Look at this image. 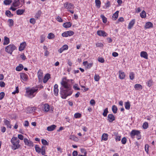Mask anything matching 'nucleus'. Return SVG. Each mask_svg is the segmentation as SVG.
<instances>
[{
	"mask_svg": "<svg viewBox=\"0 0 156 156\" xmlns=\"http://www.w3.org/2000/svg\"><path fill=\"white\" fill-rule=\"evenodd\" d=\"M30 22L33 24H34L36 23V21L34 18H31L30 19Z\"/></svg>",
	"mask_w": 156,
	"mask_h": 156,
	"instance_id": "4d7b16f0",
	"label": "nucleus"
},
{
	"mask_svg": "<svg viewBox=\"0 0 156 156\" xmlns=\"http://www.w3.org/2000/svg\"><path fill=\"white\" fill-rule=\"evenodd\" d=\"M61 84L62 87L64 88V89L71 90L70 85L66 82L62 81L61 82Z\"/></svg>",
	"mask_w": 156,
	"mask_h": 156,
	"instance_id": "39448f33",
	"label": "nucleus"
},
{
	"mask_svg": "<svg viewBox=\"0 0 156 156\" xmlns=\"http://www.w3.org/2000/svg\"><path fill=\"white\" fill-rule=\"evenodd\" d=\"M66 32H67L69 36H71L73 35L74 34L73 31L71 30L67 31H66Z\"/></svg>",
	"mask_w": 156,
	"mask_h": 156,
	"instance_id": "864d4df0",
	"label": "nucleus"
},
{
	"mask_svg": "<svg viewBox=\"0 0 156 156\" xmlns=\"http://www.w3.org/2000/svg\"><path fill=\"white\" fill-rule=\"evenodd\" d=\"M26 43L25 42H24L20 44V46L19 48V50L20 51L23 50L25 48Z\"/></svg>",
	"mask_w": 156,
	"mask_h": 156,
	"instance_id": "1a4fd4ad",
	"label": "nucleus"
},
{
	"mask_svg": "<svg viewBox=\"0 0 156 156\" xmlns=\"http://www.w3.org/2000/svg\"><path fill=\"white\" fill-rule=\"evenodd\" d=\"M46 147L45 146H42L41 148V152L42 155H44L45 154V150Z\"/></svg>",
	"mask_w": 156,
	"mask_h": 156,
	"instance_id": "a878e982",
	"label": "nucleus"
},
{
	"mask_svg": "<svg viewBox=\"0 0 156 156\" xmlns=\"http://www.w3.org/2000/svg\"><path fill=\"white\" fill-rule=\"evenodd\" d=\"M41 13V11L40 10H39L35 15V17L38 18L40 16Z\"/></svg>",
	"mask_w": 156,
	"mask_h": 156,
	"instance_id": "de8ad7c7",
	"label": "nucleus"
},
{
	"mask_svg": "<svg viewBox=\"0 0 156 156\" xmlns=\"http://www.w3.org/2000/svg\"><path fill=\"white\" fill-rule=\"evenodd\" d=\"M116 141H120L121 140V136H117L115 138Z\"/></svg>",
	"mask_w": 156,
	"mask_h": 156,
	"instance_id": "338daca9",
	"label": "nucleus"
},
{
	"mask_svg": "<svg viewBox=\"0 0 156 156\" xmlns=\"http://www.w3.org/2000/svg\"><path fill=\"white\" fill-rule=\"evenodd\" d=\"M121 142L122 144H125L126 142V138L125 137H123L121 140Z\"/></svg>",
	"mask_w": 156,
	"mask_h": 156,
	"instance_id": "603ef678",
	"label": "nucleus"
},
{
	"mask_svg": "<svg viewBox=\"0 0 156 156\" xmlns=\"http://www.w3.org/2000/svg\"><path fill=\"white\" fill-rule=\"evenodd\" d=\"M24 12L25 10L20 9H19L17 10L16 11V14L18 15H21Z\"/></svg>",
	"mask_w": 156,
	"mask_h": 156,
	"instance_id": "7c9ffc66",
	"label": "nucleus"
},
{
	"mask_svg": "<svg viewBox=\"0 0 156 156\" xmlns=\"http://www.w3.org/2000/svg\"><path fill=\"white\" fill-rule=\"evenodd\" d=\"M16 48V47L14 44H9L6 47L5 51L10 55H12V52Z\"/></svg>",
	"mask_w": 156,
	"mask_h": 156,
	"instance_id": "20e7f679",
	"label": "nucleus"
},
{
	"mask_svg": "<svg viewBox=\"0 0 156 156\" xmlns=\"http://www.w3.org/2000/svg\"><path fill=\"white\" fill-rule=\"evenodd\" d=\"M19 92V90L18 88V87H16V90L14 91L12 93V94H14L16 93H18Z\"/></svg>",
	"mask_w": 156,
	"mask_h": 156,
	"instance_id": "052dcab7",
	"label": "nucleus"
},
{
	"mask_svg": "<svg viewBox=\"0 0 156 156\" xmlns=\"http://www.w3.org/2000/svg\"><path fill=\"white\" fill-rule=\"evenodd\" d=\"M18 138L20 140H23V139L24 137L21 134H18Z\"/></svg>",
	"mask_w": 156,
	"mask_h": 156,
	"instance_id": "0e129e2a",
	"label": "nucleus"
},
{
	"mask_svg": "<svg viewBox=\"0 0 156 156\" xmlns=\"http://www.w3.org/2000/svg\"><path fill=\"white\" fill-rule=\"evenodd\" d=\"M37 75L38 79L39 80H40L42 79L43 78V72L42 71L39 69L37 72Z\"/></svg>",
	"mask_w": 156,
	"mask_h": 156,
	"instance_id": "4468645a",
	"label": "nucleus"
},
{
	"mask_svg": "<svg viewBox=\"0 0 156 156\" xmlns=\"http://www.w3.org/2000/svg\"><path fill=\"white\" fill-rule=\"evenodd\" d=\"M72 25V24L70 22H68L64 23L63 24V26L64 27L68 28L70 27Z\"/></svg>",
	"mask_w": 156,
	"mask_h": 156,
	"instance_id": "393cba45",
	"label": "nucleus"
},
{
	"mask_svg": "<svg viewBox=\"0 0 156 156\" xmlns=\"http://www.w3.org/2000/svg\"><path fill=\"white\" fill-rule=\"evenodd\" d=\"M134 74L133 72H131L129 74V77L131 80H133L134 79Z\"/></svg>",
	"mask_w": 156,
	"mask_h": 156,
	"instance_id": "5fc2aeb1",
	"label": "nucleus"
},
{
	"mask_svg": "<svg viewBox=\"0 0 156 156\" xmlns=\"http://www.w3.org/2000/svg\"><path fill=\"white\" fill-rule=\"evenodd\" d=\"M136 135V130H133L130 133V135L132 139L135 138V136Z\"/></svg>",
	"mask_w": 156,
	"mask_h": 156,
	"instance_id": "412c9836",
	"label": "nucleus"
},
{
	"mask_svg": "<svg viewBox=\"0 0 156 156\" xmlns=\"http://www.w3.org/2000/svg\"><path fill=\"white\" fill-rule=\"evenodd\" d=\"M96 5L98 8H100L101 6V2L100 0H95Z\"/></svg>",
	"mask_w": 156,
	"mask_h": 156,
	"instance_id": "f704fd0d",
	"label": "nucleus"
},
{
	"mask_svg": "<svg viewBox=\"0 0 156 156\" xmlns=\"http://www.w3.org/2000/svg\"><path fill=\"white\" fill-rule=\"evenodd\" d=\"M153 27V23L149 22H147L145 25V27L146 29H150Z\"/></svg>",
	"mask_w": 156,
	"mask_h": 156,
	"instance_id": "f8f14e48",
	"label": "nucleus"
},
{
	"mask_svg": "<svg viewBox=\"0 0 156 156\" xmlns=\"http://www.w3.org/2000/svg\"><path fill=\"white\" fill-rule=\"evenodd\" d=\"M5 96V93L3 92H2L0 93V100L2 99Z\"/></svg>",
	"mask_w": 156,
	"mask_h": 156,
	"instance_id": "6e6d98bb",
	"label": "nucleus"
},
{
	"mask_svg": "<svg viewBox=\"0 0 156 156\" xmlns=\"http://www.w3.org/2000/svg\"><path fill=\"white\" fill-rule=\"evenodd\" d=\"M20 0H18L16 1H14L12 4V5L15 7L19 6L20 5Z\"/></svg>",
	"mask_w": 156,
	"mask_h": 156,
	"instance_id": "5701e85b",
	"label": "nucleus"
},
{
	"mask_svg": "<svg viewBox=\"0 0 156 156\" xmlns=\"http://www.w3.org/2000/svg\"><path fill=\"white\" fill-rule=\"evenodd\" d=\"M12 144V149L13 150H16L19 148L20 147V140L17 137H13L11 140Z\"/></svg>",
	"mask_w": 156,
	"mask_h": 156,
	"instance_id": "f257e3e1",
	"label": "nucleus"
},
{
	"mask_svg": "<svg viewBox=\"0 0 156 156\" xmlns=\"http://www.w3.org/2000/svg\"><path fill=\"white\" fill-rule=\"evenodd\" d=\"M108 135L106 133L103 134L101 136V139L104 140H106L108 139Z\"/></svg>",
	"mask_w": 156,
	"mask_h": 156,
	"instance_id": "2f4dec72",
	"label": "nucleus"
},
{
	"mask_svg": "<svg viewBox=\"0 0 156 156\" xmlns=\"http://www.w3.org/2000/svg\"><path fill=\"white\" fill-rule=\"evenodd\" d=\"M50 77V76L49 74H46L44 76L43 79V82L44 83H46Z\"/></svg>",
	"mask_w": 156,
	"mask_h": 156,
	"instance_id": "6ab92c4d",
	"label": "nucleus"
},
{
	"mask_svg": "<svg viewBox=\"0 0 156 156\" xmlns=\"http://www.w3.org/2000/svg\"><path fill=\"white\" fill-rule=\"evenodd\" d=\"M140 56L146 59H148V55L146 51H142L140 53Z\"/></svg>",
	"mask_w": 156,
	"mask_h": 156,
	"instance_id": "2eb2a0df",
	"label": "nucleus"
},
{
	"mask_svg": "<svg viewBox=\"0 0 156 156\" xmlns=\"http://www.w3.org/2000/svg\"><path fill=\"white\" fill-rule=\"evenodd\" d=\"M108 112V108H106L104 110V112L103 113V114H102L103 115L104 117H106L107 116V114Z\"/></svg>",
	"mask_w": 156,
	"mask_h": 156,
	"instance_id": "4c0bfd02",
	"label": "nucleus"
},
{
	"mask_svg": "<svg viewBox=\"0 0 156 156\" xmlns=\"http://www.w3.org/2000/svg\"><path fill=\"white\" fill-rule=\"evenodd\" d=\"M54 94L56 96H57L58 95V85L57 84H55L54 86Z\"/></svg>",
	"mask_w": 156,
	"mask_h": 156,
	"instance_id": "ddd939ff",
	"label": "nucleus"
},
{
	"mask_svg": "<svg viewBox=\"0 0 156 156\" xmlns=\"http://www.w3.org/2000/svg\"><path fill=\"white\" fill-rule=\"evenodd\" d=\"M64 51L65 50H66L68 49V46L67 45H64L62 47Z\"/></svg>",
	"mask_w": 156,
	"mask_h": 156,
	"instance_id": "680f3d73",
	"label": "nucleus"
},
{
	"mask_svg": "<svg viewBox=\"0 0 156 156\" xmlns=\"http://www.w3.org/2000/svg\"><path fill=\"white\" fill-rule=\"evenodd\" d=\"M9 43V38L5 36L4 37L3 44L4 45H6L8 44Z\"/></svg>",
	"mask_w": 156,
	"mask_h": 156,
	"instance_id": "aec40b11",
	"label": "nucleus"
},
{
	"mask_svg": "<svg viewBox=\"0 0 156 156\" xmlns=\"http://www.w3.org/2000/svg\"><path fill=\"white\" fill-rule=\"evenodd\" d=\"M64 7L68 9H72L73 8V5L71 3H66L64 4Z\"/></svg>",
	"mask_w": 156,
	"mask_h": 156,
	"instance_id": "9d476101",
	"label": "nucleus"
},
{
	"mask_svg": "<svg viewBox=\"0 0 156 156\" xmlns=\"http://www.w3.org/2000/svg\"><path fill=\"white\" fill-rule=\"evenodd\" d=\"M24 142L25 145L30 147H33L34 146V144L33 142L27 138H24Z\"/></svg>",
	"mask_w": 156,
	"mask_h": 156,
	"instance_id": "423d86ee",
	"label": "nucleus"
},
{
	"mask_svg": "<svg viewBox=\"0 0 156 156\" xmlns=\"http://www.w3.org/2000/svg\"><path fill=\"white\" fill-rule=\"evenodd\" d=\"M107 120L110 122H112L115 120V117L112 114H109L107 117Z\"/></svg>",
	"mask_w": 156,
	"mask_h": 156,
	"instance_id": "0eeeda50",
	"label": "nucleus"
},
{
	"mask_svg": "<svg viewBox=\"0 0 156 156\" xmlns=\"http://www.w3.org/2000/svg\"><path fill=\"white\" fill-rule=\"evenodd\" d=\"M73 156H77L78 155V152L77 151H75L72 153Z\"/></svg>",
	"mask_w": 156,
	"mask_h": 156,
	"instance_id": "774afa93",
	"label": "nucleus"
},
{
	"mask_svg": "<svg viewBox=\"0 0 156 156\" xmlns=\"http://www.w3.org/2000/svg\"><path fill=\"white\" fill-rule=\"evenodd\" d=\"M101 18H102V19L103 21V22L104 23H106L107 21V18L103 15H101Z\"/></svg>",
	"mask_w": 156,
	"mask_h": 156,
	"instance_id": "ea45409f",
	"label": "nucleus"
},
{
	"mask_svg": "<svg viewBox=\"0 0 156 156\" xmlns=\"http://www.w3.org/2000/svg\"><path fill=\"white\" fill-rule=\"evenodd\" d=\"M60 93L61 98L63 99H66L72 93V90H67L63 89V88H60Z\"/></svg>",
	"mask_w": 156,
	"mask_h": 156,
	"instance_id": "7ed1b4c3",
	"label": "nucleus"
},
{
	"mask_svg": "<svg viewBox=\"0 0 156 156\" xmlns=\"http://www.w3.org/2000/svg\"><path fill=\"white\" fill-rule=\"evenodd\" d=\"M20 77L24 81H26L28 79V76L27 75L24 73H21L20 74Z\"/></svg>",
	"mask_w": 156,
	"mask_h": 156,
	"instance_id": "9b49d317",
	"label": "nucleus"
},
{
	"mask_svg": "<svg viewBox=\"0 0 156 156\" xmlns=\"http://www.w3.org/2000/svg\"><path fill=\"white\" fill-rule=\"evenodd\" d=\"M68 34L67 33V32H66V31L65 32L63 33L62 34V35L63 37H68L69 36L68 35Z\"/></svg>",
	"mask_w": 156,
	"mask_h": 156,
	"instance_id": "13d9d810",
	"label": "nucleus"
},
{
	"mask_svg": "<svg viewBox=\"0 0 156 156\" xmlns=\"http://www.w3.org/2000/svg\"><path fill=\"white\" fill-rule=\"evenodd\" d=\"M130 104L129 101L126 102L125 104V108L127 110H129L130 109Z\"/></svg>",
	"mask_w": 156,
	"mask_h": 156,
	"instance_id": "c756f323",
	"label": "nucleus"
},
{
	"mask_svg": "<svg viewBox=\"0 0 156 156\" xmlns=\"http://www.w3.org/2000/svg\"><path fill=\"white\" fill-rule=\"evenodd\" d=\"M56 126L54 125H51L47 127V130L49 131H52L54 130L56 128Z\"/></svg>",
	"mask_w": 156,
	"mask_h": 156,
	"instance_id": "dca6fc26",
	"label": "nucleus"
},
{
	"mask_svg": "<svg viewBox=\"0 0 156 156\" xmlns=\"http://www.w3.org/2000/svg\"><path fill=\"white\" fill-rule=\"evenodd\" d=\"M96 45L97 47H102L103 46V44L101 43H97L96 44Z\"/></svg>",
	"mask_w": 156,
	"mask_h": 156,
	"instance_id": "69168bd1",
	"label": "nucleus"
},
{
	"mask_svg": "<svg viewBox=\"0 0 156 156\" xmlns=\"http://www.w3.org/2000/svg\"><path fill=\"white\" fill-rule=\"evenodd\" d=\"M140 16L142 18H145L146 17V12L144 10L142 11L140 13Z\"/></svg>",
	"mask_w": 156,
	"mask_h": 156,
	"instance_id": "bb28decb",
	"label": "nucleus"
},
{
	"mask_svg": "<svg viewBox=\"0 0 156 156\" xmlns=\"http://www.w3.org/2000/svg\"><path fill=\"white\" fill-rule=\"evenodd\" d=\"M47 37L49 39H52L55 37V35L53 33H50L48 34Z\"/></svg>",
	"mask_w": 156,
	"mask_h": 156,
	"instance_id": "e433bc0d",
	"label": "nucleus"
},
{
	"mask_svg": "<svg viewBox=\"0 0 156 156\" xmlns=\"http://www.w3.org/2000/svg\"><path fill=\"white\" fill-rule=\"evenodd\" d=\"M36 109L35 107H29L27 108V113H31L33 112Z\"/></svg>",
	"mask_w": 156,
	"mask_h": 156,
	"instance_id": "4be33fe9",
	"label": "nucleus"
},
{
	"mask_svg": "<svg viewBox=\"0 0 156 156\" xmlns=\"http://www.w3.org/2000/svg\"><path fill=\"white\" fill-rule=\"evenodd\" d=\"M4 123L5 125L7 126V127H9L10 128H12V126L11 125L10 122L9 121L6 119H4Z\"/></svg>",
	"mask_w": 156,
	"mask_h": 156,
	"instance_id": "b1692460",
	"label": "nucleus"
},
{
	"mask_svg": "<svg viewBox=\"0 0 156 156\" xmlns=\"http://www.w3.org/2000/svg\"><path fill=\"white\" fill-rule=\"evenodd\" d=\"M44 37L43 35H42L41 36V43H42L44 40Z\"/></svg>",
	"mask_w": 156,
	"mask_h": 156,
	"instance_id": "e2e57ef3",
	"label": "nucleus"
},
{
	"mask_svg": "<svg viewBox=\"0 0 156 156\" xmlns=\"http://www.w3.org/2000/svg\"><path fill=\"white\" fill-rule=\"evenodd\" d=\"M94 79L96 81H98L100 79L99 76L97 74H95L94 76Z\"/></svg>",
	"mask_w": 156,
	"mask_h": 156,
	"instance_id": "09e8293b",
	"label": "nucleus"
},
{
	"mask_svg": "<svg viewBox=\"0 0 156 156\" xmlns=\"http://www.w3.org/2000/svg\"><path fill=\"white\" fill-rule=\"evenodd\" d=\"M6 15L8 16L11 17L13 16V15L11 13L10 11L9 10H7L5 12Z\"/></svg>",
	"mask_w": 156,
	"mask_h": 156,
	"instance_id": "a19ab883",
	"label": "nucleus"
},
{
	"mask_svg": "<svg viewBox=\"0 0 156 156\" xmlns=\"http://www.w3.org/2000/svg\"><path fill=\"white\" fill-rule=\"evenodd\" d=\"M148 126V123L147 122H145L143 124V127L144 129H147Z\"/></svg>",
	"mask_w": 156,
	"mask_h": 156,
	"instance_id": "c03bdc74",
	"label": "nucleus"
},
{
	"mask_svg": "<svg viewBox=\"0 0 156 156\" xmlns=\"http://www.w3.org/2000/svg\"><path fill=\"white\" fill-rule=\"evenodd\" d=\"M141 138L140 132L139 131L137 130V140H139Z\"/></svg>",
	"mask_w": 156,
	"mask_h": 156,
	"instance_id": "8fccbe9b",
	"label": "nucleus"
},
{
	"mask_svg": "<svg viewBox=\"0 0 156 156\" xmlns=\"http://www.w3.org/2000/svg\"><path fill=\"white\" fill-rule=\"evenodd\" d=\"M12 2L11 0H5L4 1V3L6 5L10 4Z\"/></svg>",
	"mask_w": 156,
	"mask_h": 156,
	"instance_id": "58836bf2",
	"label": "nucleus"
},
{
	"mask_svg": "<svg viewBox=\"0 0 156 156\" xmlns=\"http://www.w3.org/2000/svg\"><path fill=\"white\" fill-rule=\"evenodd\" d=\"M38 90L37 87H32L27 90L26 92L27 96L30 98H33L35 96Z\"/></svg>",
	"mask_w": 156,
	"mask_h": 156,
	"instance_id": "f03ea898",
	"label": "nucleus"
},
{
	"mask_svg": "<svg viewBox=\"0 0 156 156\" xmlns=\"http://www.w3.org/2000/svg\"><path fill=\"white\" fill-rule=\"evenodd\" d=\"M44 111L46 112H47L49 111V106L48 104H46L44 105Z\"/></svg>",
	"mask_w": 156,
	"mask_h": 156,
	"instance_id": "c85d7f7f",
	"label": "nucleus"
},
{
	"mask_svg": "<svg viewBox=\"0 0 156 156\" xmlns=\"http://www.w3.org/2000/svg\"><path fill=\"white\" fill-rule=\"evenodd\" d=\"M149 145L147 144H146L145 146V151L147 154L148 153V151Z\"/></svg>",
	"mask_w": 156,
	"mask_h": 156,
	"instance_id": "bf43d9fd",
	"label": "nucleus"
},
{
	"mask_svg": "<svg viewBox=\"0 0 156 156\" xmlns=\"http://www.w3.org/2000/svg\"><path fill=\"white\" fill-rule=\"evenodd\" d=\"M81 116V115L79 113H76L74 115V117L75 118H80Z\"/></svg>",
	"mask_w": 156,
	"mask_h": 156,
	"instance_id": "49530a36",
	"label": "nucleus"
},
{
	"mask_svg": "<svg viewBox=\"0 0 156 156\" xmlns=\"http://www.w3.org/2000/svg\"><path fill=\"white\" fill-rule=\"evenodd\" d=\"M23 68V65L21 64H20L16 68V70L17 71H20L22 70Z\"/></svg>",
	"mask_w": 156,
	"mask_h": 156,
	"instance_id": "cd10ccee",
	"label": "nucleus"
},
{
	"mask_svg": "<svg viewBox=\"0 0 156 156\" xmlns=\"http://www.w3.org/2000/svg\"><path fill=\"white\" fill-rule=\"evenodd\" d=\"M135 22V20H132L129 23L128 26V28L129 29H131L133 26Z\"/></svg>",
	"mask_w": 156,
	"mask_h": 156,
	"instance_id": "f3484780",
	"label": "nucleus"
},
{
	"mask_svg": "<svg viewBox=\"0 0 156 156\" xmlns=\"http://www.w3.org/2000/svg\"><path fill=\"white\" fill-rule=\"evenodd\" d=\"M9 22V26L10 27H11L13 25V21L12 19H9L8 20Z\"/></svg>",
	"mask_w": 156,
	"mask_h": 156,
	"instance_id": "37998d69",
	"label": "nucleus"
},
{
	"mask_svg": "<svg viewBox=\"0 0 156 156\" xmlns=\"http://www.w3.org/2000/svg\"><path fill=\"white\" fill-rule=\"evenodd\" d=\"M35 149L36 151L38 153H39L41 152V148L37 145H35Z\"/></svg>",
	"mask_w": 156,
	"mask_h": 156,
	"instance_id": "c9c22d12",
	"label": "nucleus"
},
{
	"mask_svg": "<svg viewBox=\"0 0 156 156\" xmlns=\"http://www.w3.org/2000/svg\"><path fill=\"white\" fill-rule=\"evenodd\" d=\"M125 76V73L121 71H119V76L120 79H123Z\"/></svg>",
	"mask_w": 156,
	"mask_h": 156,
	"instance_id": "a211bd4d",
	"label": "nucleus"
},
{
	"mask_svg": "<svg viewBox=\"0 0 156 156\" xmlns=\"http://www.w3.org/2000/svg\"><path fill=\"white\" fill-rule=\"evenodd\" d=\"M80 151L81 153L84 154V155L87 156V152L85 149L83 148H81Z\"/></svg>",
	"mask_w": 156,
	"mask_h": 156,
	"instance_id": "a18cd8bd",
	"label": "nucleus"
},
{
	"mask_svg": "<svg viewBox=\"0 0 156 156\" xmlns=\"http://www.w3.org/2000/svg\"><path fill=\"white\" fill-rule=\"evenodd\" d=\"M119 12V11H117L113 14L112 17L114 19V20H115L118 17Z\"/></svg>",
	"mask_w": 156,
	"mask_h": 156,
	"instance_id": "473e14b6",
	"label": "nucleus"
},
{
	"mask_svg": "<svg viewBox=\"0 0 156 156\" xmlns=\"http://www.w3.org/2000/svg\"><path fill=\"white\" fill-rule=\"evenodd\" d=\"M42 144L44 145H48V143L45 140L42 139L41 140Z\"/></svg>",
	"mask_w": 156,
	"mask_h": 156,
	"instance_id": "79ce46f5",
	"label": "nucleus"
},
{
	"mask_svg": "<svg viewBox=\"0 0 156 156\" xmlns=\"http://www.w3.org/2000/svg\"><path fill=\"white\" fill-rule=\"evenodd\" d=\"M117 108L115 105H113L112 107V110L114 113H116L117 112Z\"/></svg>",
	"mask_w": 156,
	"mask_h": 156,
	"instance_id": "72a5a7b5",
	"label": "nucleus"
},
{
	"mask_svg": "<svg viewBox=\"0 0 156 156\" xmlns=\"http://www.w3.org/2000/svg\"><path fill=\"white\" fill-rule=\"evenodd\" d=\"M97 34L100 36L106 37L107 36V34L103 30H98L97 31Z\"/></svg>",
	"mask_w": 156,
	"mask_h": 156,
	"instance_id": "6e6552de",
	"label": "nucleus"
},
{
	"mask_svg": "<svg viewBox=\"0 0 156 156\" xmlns=\"http://www.w3.org/2000/svg\"><path fill=\"white\" fill-rule=\"evenodd\" d=\"M153 81L151 80H149L147 82V86L149 87H150L152 85Z\"/></svg>",
	"mask_w": 156,
	"mask_h": 156,
	"instance_id": "3c124183",
	"label": "nucleus"
}]
</instances>
